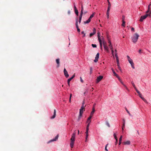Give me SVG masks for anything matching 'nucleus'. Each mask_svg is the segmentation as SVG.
Instances as JSON below:
<instances>
[{
    "mask_svg": "<svg viewBox=\"0 0 151 151\" xmlns=\"http://www.w3.org/2000/svg\"><path fill=\"white\" fill-rule=\"evenodd\" d=\"M76 133L74 132L72 134L71 137L70 139V146L71 148H73V147L74 141L75 140V137Z\"/></svg>",
    "mask_w": 151,
    "mask_h": 151,
    "instance_id": "nucleus-1",
    "label": "nucleus"
},
{
    "mask_svg": "<svg viewBox=\"0 0 151 151\" xmlns=\"http://www.w3.org/2000/svg\"><path fill=\"white\" fill-rule=\"evenodd\" d=\"M139 37V35L137 33H135L133 35V36L132 37V42L135 43L136 42L138 39Z\"/></svg>",
    "mask_w": 151,
    "mask_h": 151,
    "instance_id": "nucleus-2",
    "label": "nucleus"
},
{
    "mask_svg": "<svg viewBox=\"0 0 151 151\" xmlns=\"http://www.w3.org/2000/svg\"><path fill=\"white\" fill-rule=\"evenodd\" d=\"M148 16H150V14H146L144 16H142L140 17L139 21L141 22H142L143 20L145 19Z\"/></svg>",
    "mask_w": 151,
    "mask_h": 151,
    "instance_id": "nucleus-3",
    "label": "nucleus"
},
{
    "mask_svg": "<svg viewBox=\"0 0 151 151\" xmlns=\"http://www.w3.org/2000/svg\"><path fill=\"white\" fill-rule=\"evenodd\" d=\"M94 110H93V111H92L91 112L89 117L87 119L86 122L87 123L88 122V121H91V119L93 116V114L94 113Z\"/></svg>",
    "mask_w": 151,
    "mask_h": 151,
    "instance_id": "nucleus-4",
    "label": "nucleus"
},
{
    "mask_svg": "<svg viewBox=\"0 0 151 151\" xmlns=\"http://www.w3.org/2000/svg\"><path fill=\"white\" fill-rule=\"evenodd\" d=\"M85 110V108H83V106L82 107H81V109H80V111H79V116H82V114L83 113V112Z\"/></svg>",
    "mask_w": 151,
    "mask_h": 151,
    "instance_id": "nucleus-5",
    "label": "nucleus"
},
{
    "mask_svg": "<svg viewBox=\"0 0 151 151\" xmlns=\"http://www.w3.org/2000/svg\"><path fill=\"white\" fill-rule=\"evenodd\" d=\"M103 78V76H99V77H97L96 79V83H98L102 80Z\"/></svg>",
    "mask_w": 151,
    "mask_h": 151,
    "instance_id": "nucleus-6",
    "label": "nucleus"
},
{
    "mask_svg": "<svg viewBox=\"0 0 151 151\" xmlns=\"http://www.w3.org/2000/svg\"><path fill=\"white\" fill-rule=\"evenodd\" d=\"M98 40L99 42V43H100V45L101 47V48L102 45V41H101V40L100 37L99 33H98Z\"/></svg>",
    "mask_w": 151,
    "mask_h": 151,
    "instance_id": "nucleus-7",
    "label": "nucleus"
},
{
    "mask_svg": "<svg viewBox=\"0 0 151 151\" xmlns=\"http://www.w3.org/2000/svg\"><path fill=\"white\" fill-rule=\"evenodd\" d=\"M63 72L64 73V75L65 77L66 78H68L69 77V75L68 74V72L67 71L66 69L65 68L64 69Z\"/></svg>",
    "mask_w": 151,
    "mask_h": 151,
    "instance_id": "nucleus-8",
    "label": "nucleus"
},
{
    "mask_svg": "<svg viewBox=\"0 0 151 151\" xmlns=\"http://www.w3.org/2000/svg\"><path fill=\"white\" fill-rule=\"evenodd\" d=\"M75 74H74L73 76L70 78L68 79L67 81L68 84V85L70 86V82L71 81V80L75 77Z\"/></svg>",
    "mask_w": 151,
    "mask_h": 151,
    "instance_id": "nucleus-9",
    "label": "nucleus"
},
{
    "mask_svg": "<svg viewBox=\"0 0 151 151\" xmlns=\"http://www.w3.org/2000/svg\"><path fill=\"white\" fill-rule=\"evenodd\" d=\"M99 57V53H98L96 55V56L95 58V59L94 61L95 62H96L98 61V59Z\"/></svg>",
    "mask_w": 151,
    "mask_h": 151,
    "instance_id": "nucleus-10",
    "label": "nucleus"
},
{
    "mask_svg": "<svg viewBox=\"0 0 151 151\" xmlns=\"http://www.w3.org/2000/svg\"><path fill=\"white\" fill-rule=\"evenodd\" d=\"M76 28L77 29V31H78V32H80V29L78 27V19H76Z\"/></svg>",
    "mask_w": 151,
    "mask_h": 151,
    "instance_id": "nucleus-11",
    "label": "nucleus"
},
{
    "mask_svg": "<svg viewBox=\"0 0 151 151\" xmlns=\"http://www.w3.org/2000/svg\"><path fill=\"white\" fill-rule=\"evenodd\" d=\"M139 97L145 103H147L148 102L142 96V94L140 93L139 95Z\"/></svg>",
    "mask_w": 151,
    "mask_h": 151,
    "instance_id": "nucleus-12",
    "label": "nucleus"
},
{
    "mask_svg": "<svg viewBox=\"0 0 151 151\" xmlns=\"http://www.w3.org/2000/svg\"><path fill=\"white\" fill-rule=\"evenodd\" d=\"M56 63H57V67L58 68L60 66V59H59V58L57 59L56 60Z\"/></svg>",
    "mask_w": 151,
    "mask_h": 151,
    "instance_id": "nucleus-13",
    "label": "nucleus"
},
{
    "mask_svg": "<svg viewBox=\"0 0 151 151\" xmlns=\"http://www.w3.org/2000/svg\"><path fill=\"white\" fill-rule=\"evenodd\" d=\"M151 6V2H150V4L148 6V10L146 12V13H147V14L150 11V10Z\"/></svg>",
    "mask_w": 151,
    "mask_h": 151,
    "instance_id": "nucleus-14",
    "label": "nucleus"
},
{
    "mask_svg": "<svg viewBox=\"0 0 151 151\" xmlns=\"http://www.w3.org/2000/svg\"><path fill=\"white\" fill-rule=\"evenodd\" d=\"M122 144L124 145H129L130 144V142L129 141H127L126 142H123Z\"/></svg>",
    "mask_w": 151,
    "mask_h": 151,
    "instance_id": "nucleus-15",
    "label": "nucleus"
},
{
    "mask_svg": "<svg viewBox=\"0 0 151 151\" xmlns=\"http://www.w3.org/2000/svg\"><path fill=\"white\" fill-rule=\"evenodd\" d=\"M108 43H109V47L110 48V49H113V47L111 45V43L110 40H108Z\"/></svg>",
    "mask_w": 151,
    "mask_h": 151,
    "instance_id": "nucleus-16",
    "label": "nucleus"
},
{
    "mask_svg": "<svg viewBox=\"0 0 151 151\" xmlns=\"http://www.w3.org/2000/svg\"><path fill=\"white\" fill-rule=\"evenodd\" d=\"M56 111L55 109L54 110V114L53 116L51 117V119H54L56 116Z\"/></svg>",
    "mask_w": 151,
    "mask_h": 151,
    "instance_id": "nucleus-17",
    "label": "nucleus"
},
{
    "mask_svg": "<svg viewBox=\"0 0 151 151\" xmlns=\"http://www.w3.org/2000/svg\"><path fill=\"white\" fill-rule=\"evenodd\" d=\"M58 134L55 137V139H54L50 140V142H52L54 141H56L58 139Z\"/></svg>",
    "mask_w": 151,
    "mask_h": 151,
    "instance_id": "nucleus-18",
    "label": "nucleus"
},
{
    "mask_svg": "<svg viewBox=\"0 0 151 151\" xmlns=\"http://www.w3.org/2000/svg\"><path fill=\"white\" fill-rule=\"evenodd\" d=\"M104 46L105 50L107 52H109V48L107 45Z\"/></svg>",
    "mask_w": 151,
    "mask_h": 151,
    "instance_id": "nucleus-19",
    "label": "nucleus"
},
{
    "mask_svg": "<svg viewBox=\"0 0 151 151\" xmlns=\"http://www.w3.org/2000/svg\"><path fill=\"white\" fill-rule=\"evenodd\" d=\"M91 122V121H88V122L87 123H88V124L87 125L86 127V130H89V126Z\"/></svg>",
    "mask_w": 151,
    "mask_h": 151,
    "instance_id": "nucleus-20",
    "label": "nucleus"
},
{
    "mask_svg": "<svg viewBox=\"0 0 151 151\" xmlns=\"http://www.w3.org/2000/svg\"><path fill=\"white\" fill-rule=\"evenodd\" d=\"M111 70L112 71V72L115 76L116 77H118V75L115 72L114 69L112 68H111Z\"/></svg>",
    "mask_w": 151,
    "mask_h": 151,
    "instance_id": "nucleus-21",
    "label": "nucleus"
},
{
    "mask_svg": "<svg viewBox=\"0 0 151 151\" xmlns=\"http://www.w3.org/2000/svg\"><path fill=\"white\" fill-rule=\"evenodd\" d=\"M82 15L83 14H80V15L79 16V23H80L81 22V19H82Z\"/></svg>",
    "mask_w": 151,
    "mask_h": 151,
    "instance_id": "nucleus-22",
    "label": "nucleus"
},
{
    "mask_svg": "<svg viewBox=\"0 0 151 151\" xmlns=\"http://www.w3.org/2000/svg\"><path fill=\"white\" fill-rule=\"evenodd\" d=\"M81 9L80 14H83V5L82 4L81 5Z\"/></svg>",
    "mask_w": 151,
    "mask_h": 151,
    "instance_id": "nucleus-23",
    "label": "nucleus"
},
{
    "mask_svg": "<svg viewBox=\"0 0 151 151\" xmlns=\"http://www.w3.org/2000/svg\"><path fill=\"white\" fill-rule=\"evenodd\" d=\"M95 13L94 12L90 16L89 19L91 20V19L95 15Z\"/></svg>",
    "mask_w": 151,
    "mask_h": 151,
    "instance_id": "nucleus-24",
    "label": "nucleus"
},
{
    "mask_svg": "<svg viewBox=\"0 0 151 151\" xmlns=\"http://www.w3.org/2000/svg\"><path fill=\"white\" fill-rule=\"evenodd\" d=\"M88 130H86V132H85V133L86 134V138H88Z\"/></svg>",
    "mask_w": 151,
    "mask_h": 151,
    "instance_id": "nucleus-25",
    "label": "nucleus"
},
{
    "mask_svg": "<svg viewBox=\"0 0 151 151\" xmlns=\"http://www.w3.org/2000/svg\"><path fill=\"white\" fill-rule=\"evenodd\" d=\"M91 20L89 18L86 22H84V23L85 24L88 23L90 22Z\"/></svg>",
    "mask_w": 151,
    "mask_h": 151,
    "instance_id": "nucleus-26",
    "label": "nucleus"
},
{
    "mask_svg": "<svg viewBox=\"0 0 151 151\" xmlns=\"http://www.w3.org/2000/svg\"><path fill=\"white\" fill-rule=\"evenodd\" d=\"M106 125L109 127H110V125L108 121H106Z\"/></svg>",
    "mask_w": 151,
    "mask_h": 151,
    "instance_id": "nucleus-27",
    "label": "nucleus"
},
{
    "mask_svg": "<svg viewBox=\"0 0 151 151\" xmlns=\"http://www.w3.org/2000/svg\"><path fill=\"white\" fill-rule=\"evenodd\" d=\"M122 25L123 27H125V22L124 20H122Z\"/></svg>",
    "mask_w": 151,
    "mask_h": 151,
    "instance_id": "nucleus-28",
    "label": "nucleus"
},
{
    "mask_svg": "<svg viewBox=\"0 0 151 151\" xmlns=\"http://www.w3.org/2000/svg\"><path fill=\"white\" fill-rule=\"evenodd\" d=\"M130 64L131 65L132 68L133 69H134L135 68L134 66V64L133 62L131 63Z\"/></svg>",
    "mask_w": 151,
    "mask_h": 151,
    "instance_id": "nucleus-29",
    "label": "nucleus"
},
{
    "mask_svg": "<svg viewBox=\"0 0 151 151\" xmlns=\"http://www.w3.org/2000/svg\"><path fill=\"white\" fill-rule=\"evenodd\" d=\"M92 70H93V69H92V67H90V75H91L92 73L93 72Z\"/></svg>",
    "mask_w": 151,
    "mask_h": 151,
    "instance_id": "nucleus-30",
    "label": "nucleus"
},
{
    "mask_svg": "<svg viewBox=\"0 0 151 151\" xmlns=\"http://www.w3.org/2000/svg\"><path fill=\"white\" fill-rule=\"evenodd\" d=\"M128 61H129V63L130 64H131V63H133V61H132V60L131 58H130V59H129L128 60Z\"/></svg>",
    "mask_w": 151,
    "mask_h": 151,
    "instance_id": "nucleus-31",
    "label": "nucleus"
},
{
    "mask_svg": "<svg viewBox=\"0 0 151 151\" xmlns=\"http://www.w3.org/2000/svg\"><path fill=\"white\" fill-rule=\"evenodd\" d=\"M115 55L116 58V59H119L117 55V52L115 53Z\"/></svg>",
    "mask_w": 151,
    "mask_h": 151,
    "instance_id": "nucleus-32",
    "label": "nucleus"
},
{
    "mask_svg": "<svg viewBox=\"0 0 151 151\" xmlns=\"http://www.w3.org/2000/svg\"><path fill=\"white\" fill-rule=\"evenodd\" d=\"M111 52H112V56H113V58H114V51L113 50V49H111Z\"/></svg>",
    "mask_w": 151,
    "mask_h": 151,
    "instance_id": "nucleus-33",
    "label": "nucleus"
},
{
    "mask_svg": "<svg viewBox=\"0 0 151 151\" xmlns=\"http://www.w3.org/2000/svg\"><path fill=\"white\" fill-rule=\"evenodd\" d=\"M96 104H94L93 106V108H92V111H93V110H94V112H95V106L96 105Z\"/></svg>",
    "mask_w": 151,
    "mask_h": 151,
    "instance_id": "nucleus-34",
    "label": "nucleus"
},
{
    "mask_svg": "<svg viewBox=\"0 0 151 151\" xmlns=\"http://www.w3.org/2000/svg\"><path fill=\"white\" fill-rule=\"evenodd\" d=\"M125 109L126 110V111H127V113L129 114V115L131 116H132V115L129 112V111L126 108H125Z\"/></svg>",
    "mask_w": 151,
    "mask_h": 151,
    "instance_id": "nucleus-35",
    "label": "nucleus"
},
{
    "mask_svg": "<svg viewBox=\"0 0 151 151\" xmlns=\"http://www.w3.org/2000/svg\"><path fill=\"white\" fill-rule=\"evenodd\" d=\"M75 13L76 14L77 16H78V10H75Z\"/></svg>",
    "mask_w": 151,
    "mask_h": 151,
    "instance_id": "nucleus-36",
    "label": "nucleus"
},
{
    "mask_svg": "<svg viewBox=\"0 0 151 151\" xmlns=\"http://www.w3.org/2000/svg\"><path fill=\"white\" fill-rule=\"evenodd\" d=\"M111 4L109 1H108V7H111Z\"/></svg>",
    "mask_w": 151,
    "mask_h": 151,
    "instance_id": "nucleus-37",
    "label": "nucleus"
},
{
    "mask_svg": "<svg viewBox=\"0 0 151 151\" xmlns=\"http://www.w3.org/2000/svg\"><path fill=\"white\" fill-rule=\"evenodd\" d=\"M132 84L133 86L134 87V88H135V89H136L137 88H136L134 83L132 82Z\"/></svg>",
    "mask_w": 151,
    "mask_h": 151,
    "instance_id": "nucleus-38",
    "label": "nucleus"
},
{
    "mask_svg": "<svg viewBox=\"0 0 151 151\" xmlns=\"http://www.w3.org/2000/svg\"><path fill=\"white\" fill-rule=\"evenodd\" d=\"M93 33L95 34L96 33V30L95 28H93Z\"/></svg>",
    "mask_w": 151,
    "mask_h": 151,
    "instance_id": "nucleus-39",
    "label": "nucleus"
},
{
    "mask_svg": "<svg viewBox=\"0 0 151 151\" xmlns=\"http://www.w3.org/2000/svg\"><path fill=\"white\" fill-rule=\"evenodd\" d=\"M108 144H107L106 146H105V150L106 151H108V150L107 149V147L108 146Z\"/></svg>",
    "mask_w": 151,
    "mask_h": 151,
    "instance_id": "nucleus-40",
    "label": "nucleus"
},
{
    "mask_svg": "<svg viewBox=\"0 0 151 151\" xmlns=\"http://www.w3.org/2000/svg\"><path fill=\"white\" fill-rule=\"evenodd\" d=\"M72 96V94H70V96L69 99V101L70 102H71V98Z\"/></svg>",
    "mask_w": 151,
    "mask_h": 151,
    "instance_id": "nucleus-41",
    "label": "nucleus"
},
{
    "mask_svg": "<svg viewBox=\"0 0 151 151\" xmlns=\"http://www.w3.org/2000/svg\"><path fill=\"white\" fill-rule=\"evenodd\" d=\"M103 44L104 46L107 45L106 42H105L104 41H103Z\"/></svg>",
    "mask_w": 151,
    "mask_h": 151,
    "instance_id": "nucleus-42",
    "label": "nucleus"
},
{
    "mask_svg": "<svg viewBox=\"0 0 151 151\" xmlns=\"http://www.w3.org/2000/svg\"><path fill=\"white\" fill-rule=\"evenodd\" d=\"M135 90L137 92L138 94H139L140 93V92L137 89V88Z\"/></svg>",
    "mask_w": 151,
    "mask_h": 151,
    "instance_id": "nucleus-43",
    "label": "nucleus"
},
{
    "mask_svg": "<svg viewBox=\"0 0 151 151\" xmlns=\"http://www.w3.org/2000/svg\"><path fill=\"white\" fill-rule=\"evenodd\" d=\"M91 45L93 47H96V44H92Z\"/></svg>",
    "mask_w": 151,
    "mask_h": 151,
    "instance_id": "nucleus-44",
    "label": "nucleus"
},
{
    "mask_svg": "<svg viewBox=\"0 0 151 151\" xmlns=\"http://www.w3.org/2000/svg\"><path fill=\"white\" fill-rule=\"evenodd\" d=\"M116 62L117 64V65H119V60L118 59H116Z\"/></svg>",
    "mask_w": 151,
    "mask_h": 151,
    "instance_id": "nucleus-45",
    "label": "nucleus"
},
{
    "mask_svg": "<svg viewBox=\"0 0 151 151\" xmlns=\"http://www.w3.org/2000/svg\"><path fill=\"white\" fill-rule=\"evenodd\" d=\"M114 138L115 139H117V137H116V134L115 133L114 134Z\"/></svg>",
    "mask_w": 151,
    "mask_h": 151,
    "instance_id": "nucleus-46",
    "label": "nucleus"
},
{
    "mask_svg": "<svg viewBox=\"0 0 151 151\" xmlns=\"http://www.w3.org/2000/svg\"><path fill=\"white\" fill-rule=\"evenodd\" d=\"M125 18V16L124 15H122V20H124Z\"/></svg>",
    "mask_w": 151,
    "mask_h": 151,
    "instance_id": "nucleus-47",
    "label": "nucleus"
},
{
    "mask_svg": "<svg viewBox=\"0 0 151 151\" xmlns=\"http://www.w3.org/2000/svg\"><path fill=\"white\" fill-rule=\"evenodd\" d=\"M94 34L93 33H92L90 34V37H91L93 35H94Z\"/></svg>",
    "mask_w": 151,
    "mask_h": 151,
    "instance_id": "nucleus-48",
    "label": "nucleus"
},
{
    "mask_svg": "<svg viewBox=\"0 0 151 151\" xmlns=\"http://www.w3.org/2000/svg\"><path fill=\"white\" fill-rule=\"evenodd\" d=\"M122 136L121 135L119 138V141H122Z\"/></svg>",
    "mask_w": 151,
    "mask_h": 151,
    "instance_id": "nucleus-49",
    "label": "nucleus"
},
{
    "mask_svg": "<svg viewBox=\"0 0 151 151\" xmlns=\"http://www.w3.org/2000/svg\"><path fill=\"white\" fill-rule=\"evenodd\" d=\"M117 66H118V68H119V69L121 71V67H120V66H119V65H117Z\"/></svg>",
    "mask_w": 151,
    "mask_h": 151,
    "instance_id": "nucleus-50",
    "label": "nucleus"
},
{
    "mask_svg": "<svg viewBox=\"0 0 151 151\" xmlns=\"http://www.w3.org/2000/svg\"><path fill=\"white\" fill-rule=\"evenodd\" d=\"M116 77L117 78H118V80H119V81H120V82L122 81L120 79V78L119 76H118V77Z\"/></svg>",
    "mask_w": 151,
    "mask_h": 151,
    "instance_id": "nucleus-51",
    "label": "nucleus"
},
{
    "mask_svg": "<svg viewBox=\"0 0 151 151\" xmlns=\"http://www.w3.org/2000/svg\"><path fill=\"white\" fill-rule=\"evenodd\" d=\"M125 126V124H124V123H123V125L122 126V128H124Z\"/></svg>",
    "mask_w": 151,
    "mask_h": 151,
    "instance_id": "nucleus-52",
    "label": "nucleus"
},
{
    "mask_svg": "<svg viewBox=\"0 0 151 151\" xmlns=\"http://www.w3.org/2000/svg\"><path fill=\"white\" fill-rule=\"evenodd\" d=\"M109 12L107 11V12H106L107 16H108V15H109Z\"/></svg>",
    "mask_w": 151,
    "mask_h": 151,
    "instance_id": "nucleus-53",
    "label": "nucleus"
},
{
    "mask_svg": "<svg viewBox=\"0 0 151 151\" xmlns=\"http://www.w3.org/2000/svg\"><path fill=\"white\" fill-rule=\"evenodd\" d=\"M110 8L108 7V9L107 11L109 12L110 10Z\"/></svg>",
    "mask_w": 151,
    "mask_h": 151,
    "instance_id": "nucleus-54",
    "label": "nucleus"
},
{
    "mask_svg": "<svg viewBox=\"0 0 151 151\" xmlns=\"http://www.w3.org/2000/svg\"><path fill=\"white\" fill-rule=\"evenodd\" d=\"M80 80H81V82H82V83L83 82V81L82 80L81 77H80Z\"/></svg>",
    "mask_w": 151,
    "mask_h": 151,
    "instance_id": "nucleus-55",
    "label": "nucleus"
},
{
    "mask_svg": "<svg viewBox=\"0 0 151 151\" xmlns=\"http://www.w3.org/2000/svg\"><path fill=\"white\" fill-rule=\"evenodd\" d=\"M74 9L75 11L76 10H77V8H76V6H75V5H74Z\"/></svg>",
    "mask_w": 151,
    "mask_h": 151,
    "instance_id": "nucleus-56",
    "label": "nucleus"
},
{
    "mask_svg": "<svg viewBox=\"0 0 151 151\" xmlns=\"http://www.w3.org/2000/svg\"><path fill=\"white\" fill-rule=\"evenodd\" d=\"M86 105L84 106V104H82L81 107H82L83 106V108H85Z\"/></svg>",
    "mask_w": 151,
    "mask_h": 151,
    "instance_id": "nucleus-57",
    "label": "nucleus"
},
{
    "mask_svg": "<svg viewBox=\"0 0 151 151\" xmlns=\"http://www.w3.org/2000/svg\"><path fill=\"white\" fill-rule=\"evenodd\" d=\"M116 142L115 143H116V144L118 143V139H116Z\"/></svg>",
    "mask_w": 151,
    "mask_h": 151,
    "instance_id": "nucleus-58",
    "label": "nucleus"
},
{
    "mask_svg": "<svg viewBox=\"0 0 151 151\" xmlns=\"http://www.w3.org/2000/svg\"><path fill=\"white\" fill-rule=\"evenodd\" d=\"M131 30L132 31H134V28L133 27H132L131 28Z\"/></svg>",
    "mask_w": 151,
    "mask_h": 151,
    "instance_id": "nucleus-59",
    "label": "nucleus"
},
{
    "mask_svg": "<svg viewBox=\"0 0 151 151\" xmlns=\"http://www.w3.org/2000/svg\"><path fill=\"white\" fill-rule=\"evenodd\" d=\"M123 123H124V124H125V120L124 119H123Z\"/></svg>",
    "mask_w": 151,
    "mask_h": 151,
    "instance_id": "nucleus-60",
    "label": "nucleus"
},
{
    "mask_svg": "<svg viewBox=\"0 0 151 151\" xmlns=\"http://www.w3.org/2000/svg\"><path fill=\"white\" fill-rule=\"evenodd\" d=\"M127 58H128V60L129 59L131 58L128 55H127Z\"/></svg>",
    "mask_w": 151,
    "mask_h": 151,
    "instance_id": "nucleus-61",
    "label": "nucleus"
},
{
    "mask_svg": "<svg viewBox=\"0 0 151 151\" xmlns=\"http://www.w3.org/2000/svg\"><path fill=\"white\" fill-rule=\"evenodd\" d=\"M122 143V141H119V145H120Z\"/></svg>",
    "mask_w": 151,
    "mask_h": 151,
    "instance_id": "nucleus-62",
    "label": "nucleus"
},
{
    "mask_svg": "<svg viewBox=\"0 0 151 151\" xmlns=\"http://www.w3.org/2000/svg\"><path fill=\"white\" fill-rule=\"evenodd\" d=\"M88 141V138H86L85 142H87Z\"/></svg>",
    "mask_w": 151,
    "mask_h": 151,
    "instance_id": "nucleus-63",
    "label": "nucleus"
},
{
    "mask_svg": "<svg viewBox=\"0 0 151 151\" xmlns=\"http://www.w3.org/2000/svg\"><path fill=\"white\" fill-rule=\"evenodd\" d=\"M122 84V85H123V86L124 85V84L123 83V82H122V81L120 82Z\"/></svg>",
    "mask_w": 151,
    "mask_h": 151,
    "instance_id": "nucleus-64",
    "label": "nucleus"
}]
</instances>
